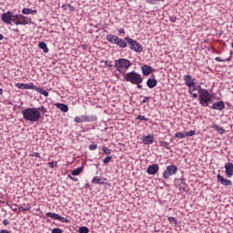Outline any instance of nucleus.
<instances>
[{"instance_id": "1", "label": "nucleus", "mask_w": 233, "mask_h": 233, "mask_svg": "<svg viewBox=\"0 0 233 233\" xmlns=\"http://www.w3.org/2000/svg\"><path fill=\"white\" fill-rule=\"evenodd\" d=\"M46 112V107H45V106H41L37 108L27 107L22 110V115L25 121H30L31 123H37V121L41 119V116H45Z\"/></svg>"}, {"instance_id": "2", "label": "nucleus", "mask_w": 233, "mask_h": 233, "mask_svg": "<svg viewBox=\"0 0 233 233\" xmlns=\"http://www.w3.org/2000/svg\"><path fill=\"white\" fill-rule=\"evenodd\" d=\"M123 79L127 83H131V85H137V88L143 90V86H141V83H143V76H141V74L136 71H131L125 74Z\"/></svg>"}, {"instance_id": "3", "label": "nucleus", "mask_w": 233, "mask_h": 233, "mask_svg": "<svg viewBox=\"0 0 233 233\" xmlns=\"http://www.w3.org/2000/svg\"><path fill=\"white\" fill-rule=\"evenodd\" d=\"M198 101L201 106H208L209 103L212 102V94L208 90L202 88L198 86Z\"/></svg>"}, {"instance_id": "4", "label": "nucleus", "mask_w": 233, "mask_h": 233, "mask_svg": "<svg viewBox=\"0 0 233 233\" xmlns=\"http://www.w3.org/2000/svg\"><path fill=\"white\" fill-rule=\"evenodd\" d=\"M132 66V63H130V60L127 58H119L117 60H115V68L117 72L120 74H127V71L128 68Z\"/></svg>"}, {"instance_id": "5", "label": "nucleus", "mask_w": 233, "mask_h": 233, "mask_svg": "<svg viewBox=\"0 0 233 233\" xmlns=\"http://www.w3.org/2000/svg\"><path fill=\"white\" fill-rule=\"evenodd\" d=\"M106 39L109 43L116 45L120 48H127V41L120 38L119 36H116V35H108L106 36Z\"/></svg>"}, {"instance_id": "6", "label": "nucleus", "mask_w": 233, "mask_h": 233, "mask_svg": "<svg viewBox=\"0 0 233 233\" xmlns=\"http://www.w3.org/2000/svg\"><path fill=\"white\" fill-rule=\"evenodd\" d=\"M125 39L127 43H128L130 50L137 52L138 54H141V52H143V46L139 44L137 41L130 37H125Z\"/></svg>"}, {"instance_id": "7", "label": "nucleus", "mask_w": 233, "mask_h": 233, "mask_svg": "<svg viewBox=\"0 0 233 233\" xmlns=\"http://www.w3.org/2000/svg\"><path fill=\"white\" fill-rule=\"evenodd\" d=\"M74 121L75 123H94V121H97V116H96V115H84L81 116H76Z\"/></svg>"}, {"instance_id": "8", "label": "nucleus", "mask_w": 233, "mask_h": 233, "mask_svg": "<svg viewBox=\"0 0 233 233\" xmlns=\"http://www.w3.org/2000/svg\"><path fill=\"white\" fill-rule=\"evenodd\" d=\"M177 174V167L174 165H169L167 167L166 170L163 173L164 179H168L170 176Z\"/></svg>"}, {"instance_id": "9", "label": "nucleus", "mask_w": 233, "mask_h": 233, "mask_svg": "<svg viewBox=\"0 0 233 233\" xmlns=\"http://www.w3.org/2000/svg\"><path fill=\"white\" fill-rule=\"evenodd\" d=\"M12 17H15V15L12 11H7L2 15L1 19L6 25H12Z\"/></svg>"}, {"instance_id": "10", "label": "nucleus", "mask_w": 233, "mask_h": 233, "mask_svg": "<svg viewBox=\"0 0 233 233\" xmlns=\"http://www.w3.org/2000/svg\"><path fill=\"white\" fill-rule=\"evenodd\" d=\"M184 81L187 86H188V92L189 94H192V86L196 85V82L192 79V76L190 75L184 76Z\"/></svg>"}, {"instance_id": "11", "label": "nucleus", "mask_w": 233, "mask_h": 233, "mask_svg": "<svg viewBox=\"0 0 233 233\" xmlns=\"http://www.w3.org/2000/svg\"><path fill=\"white\" fill-rule=\"evenodd\" d=\"M17 88L20 90H35V86L33 83L30 84H24V83H17L15 84Z\"/></svg>"}, {"instance_id": "12", "label": "nucleus", "mask_w": 233, "mask_h": 233, "mask_svg": "<svg viewBox=\"0 0 233 233\" xmlns=\"http://www.w3.org/2000/svg\"><path fill=\"white\" fill-rule=\"evenodd\" d=\"M217 179L218 182L224 185V187H232V181L223 177L221 175H217Z\"/></svg>"}, {"instance_id": "13", "label": "nucleus", "mask_w": 233, "mask_h": 233, "mask_svg": "<svg viewBox=\"0 0 233 233\" xmlns=\"http://www.w3.org/2000/svg\"><path fill=\"white\" fill-rule=\"evenodd\" d=\"M226 176L227 177H232L233 176V164L231 162H228L225 164Z\"/></svg>"}, {"instance_id": "14", "label": "nucleus", "mask_w": 233, "mask_h": 233, "mask_svg": "<svg viewBox=\"0 0 233 233\" xmlns=\"http://www.w3.org/2000/svg\"><path fill=\"white\" fill-rule=\"evenodd\" d=\"M212 110H225V102L223 101H218L216 103H213V105L211 106Z\"/></svg>"}, {"instance_id": "15", "label": "nucleus", "mask_w": 233, "mask_h": 233, "mask_svg": "<svg viewBox=\"0 0 233 233\" xmlns=\"http://www.w3.org/2000/svg\"><path fill=\"white\" fill-rule=\"evenodd\" d=\"M158 170H159V165L153 164L147 167V174L154 176Z\"/></svg>"}, {"instance_id": "16", "label": "nucleus", "mask_w": 233, "mask_h": 233, "mask_svg": "<svg viewBox=\"0 0 233 233\" xmlns=\"http://www.w3.org/2000/svg\"><path fill=\"white\" fill-rule=\"evenodd\" d=\"M142 74L143 76H150L152 74V71L154 70L152 66L148 65H144L141 66Z\"/></svg>"}, {"instance_id": "17", "label": "nucleus", "mask_w": 233, "mask_h": 233, "mask_svg": "<svg viewBox=\"0 0 233 233\" xmlns=\"http://www.w3.org/2000/svg\"><path fill=\"white\" fill-rule=\"evenodd\" d=\"M147 86H148V88H156V86H157V80H156V78H148Z\"/></svg>"}, {"instance_id": "18", "label": "nucleus", "mask_w": 233, "mask_h": 233, "mask_svg": "<svg viewBox=\"0 0 233 233\" xmlns=\"http://www.w3.org/2000/svg\"><path fill=\"white\" fill-rule=\"evenodd\" d=\"M210 128H215V130H217L218 134H220V136H223V134H225V129L219 127V125L218 124H212Z\"/></svg>"}, {"instance_id": "19", "label": "nucleus", "mask_w": 233, "mask_h": 233, "mask_svg": "<svg viewBox=\"0 0 233 233\" xmlns=\"http://www.w3.org/2000/svg\"><path fill=\"white\" fill-rule=\"evenodd\" d=\"M144 145H152L154 143V137L153 136H146L143 137Z\"/></svg>"}, {"instance_id": "20", "label": "nucleus", "mask_w": 233, "mask_h": 233, "mask_svg": "<svg viewBox=\"0 0 233 233\" xmlns=\"http://www.w3.org/2000/svg\"><path fill=\"white\" fill-rule=\"evenodd\" d=\"M22 14H24L25 15H30V14L35 15L37 14V10L36 9L32 10L30 8L25 7L22 9Z\"/></svg>"}, {"instance_id": "21", "label": "nucleus", "mask_w": 233, "mask_h": 233, "mask_svg": "<svg viewBox=\"0 0 233 233\" xmlns=\"http://www.w3.org/2000/svg\"><path fill=\"white\" fill-rule=\"evenodd\" d=\"M35 92H38V94H42V96H45V97H48V96H49L48 91H46L41 87H37L36 86L35 87Z\"/></svg>"}, {"instance_id": "22", "label": "nucleus", "mask_w": 233, "mask_h": 233, "mask_svg": "<svg viewBox=\"0 0 233 233\" xmlns=\"http://www.w3.org/2000/svg\"><path fill=\"white\" fill-rule=\"evenodd\" d=\"M56 108H59L62 112H67L68 111V106L66 104L57 103Z\"/></svg>"}, {"instance_id": "23", "label": "nucleus", "mask_w": 233, "mask_h": 233, "mask_svg": "<svg viewBox=\"0 0 233 233\" xmlns=\"http://www.w3.org/2000/svg\"><path fill=\"white\" fill-rule=\"evenodd\" d=\"M38 46L45 54H48V46H46V43L39 42Z\"/></svg>"}, {"instance_id": "24", "label": "nucleus", "mask_w": 233, "mask_h": 233, "mask_svg": "<svg viewBox=\"0 0 233 233\" xmlns=\"http://www.w3.org/2000/svg\"><path fill=\"white\" fill-rule=\"evenodd\" d=\"M22 19H23V23H21L22 24V25H30L31 23H32V18H30V17H28V16H25V15H22Z\"/></svg>"}, {"instance_id": "25", "label": "nucleus", "mask_w": 233, "mask_h": 233, "mask_svg": "<svg viewBox=\"0 0 233 233\" xmlns=\"http://www.w3.org/2000/svg\"><path fill=\"white\" fill-rule=\"evenodd\" d=\"M46 216L47 218H51V219H56L57 221L59 220V214L57 213L47 212Z\"/></svg>"}, {"instance_id": "26", "label": "nucleus", "mask_w": 233, "mask_h": 233, "mask_svg": "<svg viewBox=\"0 0 233 233\" xmlns=\"http://www.w3.org/2000/svg\"><path fill=\"white\" fill-rule=\"evenodd\" d=\"M83 172V167H79L72 171V176H79Z\"/></svg>"}, {"instance_id": "27", "label": "nucleus", "mask_w": 233, "mask_h": 233, "mask_svg": "<svg viewBox=\"0 0 233 233\" xmlns=\"http://www.w3.org/2000/svg\"><path fill=\"white\" fill-rule=\"evenodd\" d=\"M62 8H64V10H66V8H68L69 12H74V10H76V7H74V5H71L69 4L63 5Z\"/></svg>"}, {"instance_id": "28", "label": "nucleus", "mask_w": 233, "mask_h": 233, "mask_svg": "<svg viewBox=\"0 0 233 233\" xmlns=\"http://www.w3.org/2000/svg\"><path fill=\"white\" fill-rule=\"evenodd\" d=\"M102 151H103V154H106V156H110V154H112V149L106 147H103Z\"/></svg>"}, {"instance_id": "29", "label": "nucleus", "mask_w": 233, "mask_h": 233, "mask_svg": "<svg viewBox=\"0 0 233 233\" xmlns=\"http://www.w3.org/2000/svg\"><path fill=\"white\" fill-rule=\"evenodd\" d=\"M78 232L79 233H88V232H90V229L87 227L83 226V227L79 228Z\"/></svg>"}, {"instance_id": "30", "label": "nucleus", "mask_w": 233, "mask_h": 233, "mask_svg": "<svg viewBox=\"0 0 233 233\" xmlns=\"http://www.w3.org/2000/svg\"><path fill=\"white\" fill-rule=\"evenodd\" d=\"M215 61H218V63H227V61H230V56L225 59H221V57L217 56L215 58Z\"/></svg>"}, {"instance_id": "31", "label": "nucleus", "mask_w": 233, "mask_h": 233, "mask_svg": "<svg viewBox=\"0 0 233 233\" xmlns=\"http://www.w3.org/2000/svg\"><path fill=\"white\" fill-rule=\"evenodd\" d=\"M159 145H160V147H164L165 148H167V150H170V147H168V145H170V144L168 142L159 141Z\"/></svg>"}, {"instance_id": "32", "label": "nucleus", "mask_w": 233, "mask_h": 233, "mask_svg": "<svg viewBox=\"0 0 233 233\" xmlns=\"http://www.w3.org/2000/svg\"><path fill=\"white\" fill-rule=\"evenodd\" d=\"M175 137H177L178 139H183V137H186V133L177 132L175 134Z\"/></svg>"}, {"instance_id": "33", "label": "nucleus", "mask_w": 233, "mask_h": 233, "mask_svg": "<svg viewBox=\"0 0 233 233\" xmlns=\"http://www.w3.org/2000/svg\"><path fill=\"white\" fill-rule=\"evenodd\" d=\"M58 221H61V223H70V220L65 217H58Z\"/></svg>"}, {"instance_id": "34", "label": "nucleus", "mask_w": 233, "mask_h": 233, "mask_svg": "<svg viewBox=\"0 0 233 233\" xmlns=\"http://www.w3.org/2000/svg\"><path fill=\"white\" fill-rule=\"evenodd\" d=\"M112 161V156H107L106 158H104L103 163L104 165H108Z\"/></svg>"}, {"instance_id": "35", "label": "nucleus", "mask_w": 233, "mask_h": 233, "mask_svg": "<svg viewBox=\"0 0 233 233\" xmlns=\"http://www.w3.org/2000/svg\"><path fill=\"white\" fill-rule=\"evenodd\" d=\"M29 208H30V206H25V208H23V206H20L18 208V211L19 212H26V211H28Z\"/></svg>"}, {"instance_id": "36", "label": "nucleus", "mask_w": 233, "mask_h": 233, "mask_svg": "<svg viewBox=\"0 0 233 233\" xmlns=\"http://www.w3.org/2000/svg\"><path fill=\"white\" fill-rule=\"evenodd\" d=\"M192 136H196V131L190 130L188 132H186V137H191Z\"/></svg>"}, {"instance_id": "37", "label": "nucleus", "mask_w": 233, "mask_h": 233, "mask_svg": "<svg viewBox=\"0 0 233 233\" xmlns=\"http://www.w3.org/2000/svg\"><path fill=\"white\" fill-rule=\"evenodd\" d=\"M137 119H138L139 121H148V118H147L145 116L143 115H138L137 116Z\"/></svg>"}, {"instance_id": "38", "label": "nucleus", "mask_w": 233, "mask_h": 233, "mask_svg": "<svg viewBox=\"0 0 233 233\" xmlns=\"http://www.w3.org/2000/svg\"><path fill=\"white\" fill-rule=\"evenodd\" d=\"M14 17H16V19H18V23H20L19 25H22L21 23H24L23 21V15H15Z\"/></svg>"}, {"instance_id": "39", "label": "nucleus", "mask_w": 233, "mask_h": 233, "mask_svg": "<svg viewBox=\"0 0 233 233\" xmlns=\"http://www.w3.org/2000/svg\"><path fill=\"white\" fill-rule=\"evenodd\" d=\"M92 183H99L101 185V178L99 177H94Z\"/></svg>"}, {"instance_id": "40", "label": "nucleus", "mask_w": 233, "mask_h": 233, "mask_svg": "<svg viewBox=\"0 0 233 233\" xmlns=\"http://www.w3.org/2000/svg\"><path fill=\"white\" fill-rule=\"evenodd\" d=\"M169 223H174L175 225H177V220L174 217L168 218Z\"/></svg>"}, {"instance_id": "41", "label": "nucleus", "mask_w": 233, "mask_h": 233, "mask_svg": "<svg viewBox=\"0 0 233 233\" xmlns=\"http://www.w3.org/2000/svg\"><path fill=\"white\" fill-rule=\"evenodd\" d=\"M12 22L15 23V25H19V24H21L19 22V19H17V17H12Z\"/></svg>"}, {"instance_id": "42", "label": "nucleus", "mask_w": 233, "mask_h": 233, "mask_svg": "<svg viewBox=\"0 0 233 233\" xmlns=\"http://www.w3.org/2000/svg\"><path fill=\"white\" fill-rule=\"evenodd\" d=\"M97 149V144H91L89 146V150H96Z\"/></svg>"}, {"instance_id": "43", "label": "nucleus", "mask_w": 233, "mask_h": 233, "mask_svg": "<svg viewBox=\"0 0 233 233\" xmlns=\"http://www.w3.org/2000/svg\"><path fill=\"white\" fill-rule=\"evenodd\" d=\"M150 101V96H145L142 100L141 104L148 103Z\"/></svg>"}, {"instance_id": "44", "label": "nucleus", "mask_w": 233, "mask_h": 233, "mask_svg": "<svg viewBox=\"0 0 233 233\" xmlns=\"http://www.w3.org/2000/svg\"><path fill=\"white\" fill-rule=\"evenodd\" d=\"M48 165L50 168L57 167V162H49Z\"/></svg>"}, {"instance_id": "45", "label": "nucleus", "mask_w": 233, "mask_h": 233, "mask_svg": "<svg viewBox=\"0 0 233 233\" xmlns=\"http://www.w3.org/2000/svg\"><path fill=\"white\" fill-rule=\"evenodd\" d=\"M52 233H63V230H62L61 228H55L52 230Z\"/></svg>"}, {"instance_id": "46", "label": "nucleus", "mask_w": 233, "mask_h": 233, "mask_svg": "<svg viewBox=\"0 0 233 233\" xmlns=\"http://www.w3.org/2000/svg\"><path fill=\"white\" fill-rule=\"evenodd\" d=\"M32 157H39L41 158V155L38 152H34L32 155H30Z\"/></svg>"}, {"instance_id": "47", "label": "nucleus", "mask_w": 233, "mask_h": 233, "mask_svg": "<svg viewBox=\"0 0 233 233\" xmlns=\"http://www.w3.org/2000/svg\"><path fill=\"white\" fill-rule=\"evenodd\" d=\"M169 21H171V23H176V21H177V17H176V16H169Z\"/></svg>"}, {"instance_id": "48", "label": "nucleus", "mask_w": 233, "mask_h": 233, "mask_svg": "<svg viewBox=\"0 0 233 233\" xmlns=\"http://www.w3.org/2000/svg\"><path fill=\"white\" fill-rule=\"evenodd\" d=\"M68 177H69V179H71L72 181H75V182L79 181V179H78L77 177H72V176H70V175H68Z\"/></svg>"}, {"instance_id": "49", "label": "nucleus", "mask_w": 233, "mask_h": 233, "mask_svg": "<svg viewBox=\"0 0 233 233\" xmlns=\"http://www.w3.org/2000/svg\"><path fill=\"white\" fill-rule=\"evenodd\" d=\"M146 3H148V5H156V0H146Z\"/></svg>"}, {"instance_id": "50", "label": "nucleus", "mask_w": 233, "mask_h": 233, "mask_svg": "<svg viewBox=\"0 0 233 233\" xmlns=\"http://www.w3.org/2000/svg\"><path fill=\"white\" fill-rule=\"evenodd\" d=\"M3 225H5V227H7V225H10V221H8V219H4Z\"/></svg>"}, {"instance_id": "51", "label": "nucleus", "mask_w": 233, "mask_h": 233, "mask_svg": "<svg viewBox=\"0 0 233 233\" xmlns=\"http://www.w3.org/2000/svg\"><path fill=\"white\" fill-rule=\"evenodd\" d=\"M118 34L121 35V34H123V35H125V29L120 28L117 30Z\"/></svg>"}, {"instance_id": "52", "label": "nucleus", "mask_w": 233, "mask_h": 233, "mask_svg": "<svg viewBox=\"0 0 233 233\" xmlns=\"http://www.w3.org/2000/svg\"><path fill=\"white\" fill-rule=\"evenodd\" d=\"M196 90H198V88L196 87V84H194V86H191V94L192 92H196Z\"/></svg>"}, {"instance_id": "53", "label": "nucleus", "mask_w": 233, "mask_h": 233, "mask_svg": "<svg viewBox=\"0 0 233 233\" xmlns=\"http://www.w3.org/2000/svg\"><path fill=\"white\" fill-rule=\"evenodd\" d=\"M82 48L83 50H86V48H88V46L86 44L82 45Z\"/></svg>"}, {"instance_id": "54", "label": "nucleus", "mask_w": 233, "mask_h": 233, "mask_svg": "<svg viewBox=\"0 0 233 233\" xmlns=\"http://www.w3.org/2000/svg\"><path fill=\"white\" fill-rule=\"evenodd\" d=\"M0 233H10V231L6 230V229H1Z\"/></svg>"}, {"instance_id": "55", "label": "nucleus", "mask_w": 233, "mask_h": 233, "mask_svg": "<svg viewBox=\"0 0 233 233\" xmlns=\"http://www.w3.org/2000/svg\"><path fill=\"white\" fill-rule=\"evenodd\" d=\"M192 96H193L194 99H198V94L197 93H194Z\"/></svg>"}, {"instance_id": "56", "label": "nucleus", "mask_w": 233, "mask_h": 233, "mask_svg": "<svg viewBox=\"0 0 233 233\" xmlns=\"http://www.w3.org/2000/svg\"><path fill=\"white\" fill-rule=\"evenodd\" d=\"M3 39H5V36H3L2 34H0V41H3Z\"/></svg>"}, {"instance_id": "57", "label": "nucleus", "mask_w": 233, "mask_h": 233, "mask_svg": "<svg viewBox=\"0 0 233 233\" xmlns=\"http://www.w3.org/2000/svg\"><path fill=\"white\" fill-rule=\"evenodd\" d=\"M14 32H16V34H19V29H14Z\"/></svg>"}, {"instance_id": "58", "label": "nucleus", "mask_w": 233, "mask_h": 233, "mask_svg": "<svg viewBox=\"0 0 233 233\" xmlns=\"http://www.w3.org/2000/svg\"><path fill=\"white\" fill-rule=\"evenodd\" d=\"M0 96H3V88L0 87Z\"/></svg>"}, {"instance_id": "59", "label": "nucleus", "mask_w": 233, "mask_h": 233, "mask_svg": "<svg viewBox=\"0 0 233 233\" xmlns=\"http://www.w3.org/2000/svg\"><path fill=\"white\" fill-rule=\"evenodd\" d=\"M159 1H163V0H155V3H157V2H159Z\"/></svg>"}, {"instance_id": "60", "label": "nucleus", "mask_w": 233, "mask_h": 233, "mask_svg": "<svg viewBox=\"0 0 233 233\" xmlns=\"http://www.w3.org/2000/svg\"><path fill=\"white\" fill-rule=\"evenodd\" d=\"M26 206H27L26 204H24V208H26Z\"/></svg>"}, {"instance_id": "61", "label": "nucleus", "mask_w": 233, "mask_h": 233, "mask_svg": "<svg viewBox=\"0 0 233 233\" xmlns=\"http://www.w3.org/2000/svg\"><path fill=\"white\" fill-rule=\"evenodd\" d=\"M109 66H112V65L109 64Z\"/></svg>"}]
</instances>
